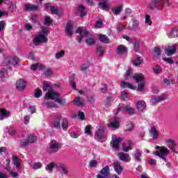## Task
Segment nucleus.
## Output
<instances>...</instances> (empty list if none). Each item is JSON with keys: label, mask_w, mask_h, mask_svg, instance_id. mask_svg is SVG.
Returning a JSON list of instances; mask_svg holds the SVG:
<instances>
[{"label": "nucleus", "mask_w": 178, "mask_h": 178, "mask_svg": "<svg viewBox=\"0 0 178 178\" xmlns=\"http://www.w3.org/2000/svg\"><path fill=\"white\" fill-rule=\"evenodd\" d=\"M43 91H48L44 96V99H53L60 105H62V102H63V99L60 98V95L58 92H56L54 91V89L49 87V85L47 82H44L43 83Z\"/></svg>", "instance_id": "f257e3e1"}, {"label": "nucleus", "mask_w": 178, "mask_h": 178, "mask_svg": "<svg viewBox=\"0 0 178 178\" xmlns=\"http://www.w3.org/2000/svg\"><path fill=\"white\" fill-rule=\"evenodd\" d=\"M41 31H39L36 37L33 39L34 45L38 46L40 44L48 42V34H49V28L41 26Z\"/></svg>", "instance_id": "f03ea898"}, {"label": "nucleus", "mask_w": 178, "mask_h": 178, "mask_svg": "<svg viewBox=\"0 0 178 178\" xmlns=\"http://www.w3.org/2000/svg\"><path fill=\"white\" fill-rule=\"evenodd\" d=\"M163 3H165L167 6H170L172 1L169 0H165V1L162 0H152V2L149 4V8L152 10H154V9L159 10L163 8Z\"/></svg>", "instance_id": "7ed1b4c3"}, {"label": "nucleus", "mask_w": 178, "mask_h": 178, "mask_svg": "<svg viewBox=\"0 0 178 178\" xmlns=\"http://www.w3.org/2000/svg\"><path fill=\"white\" fill-rule=\"evenodd\" d=\"M156 149H157V151L154 152V154L163 159L164 162H166V158L168 157V155H169V149L165 147L159 146H156Z\"/></svg>", "instance_id": "20e7f679"}, {"label": "nucleus", "mask_w": 178, "mask_h": 178, "mask_svg": "<svg viewBox=\"0 0 178 178\" xmlns=\"http://www.w3.org/2000/svg\"><path fill=\"white\" fill-rule=\"evenodd\" d=\"M124 111V112H127V113H129V115H135L136 111H134V108L130 106H125L124 107H120V104L118 105V108L115 111V115H119V112L121 111Z\"/></svg>", "instance_id": "39448f33"}, {"label": "nucleus", "mask_w": 178, "mask_h": 178, "mask_svg": "<svg viewBox=\"0 0 178 178\" xmlns=\"http://www.w3.org/2000/svg\"><path fill=\"white\" fill-rule=\"evenodd\" d=\"M62 147V144L55 140H52L49 144V152L54 153L59 151V148Z\"/></svg>", "instance_id": "423d86ee"}, {"label": "nucleus", "mask_w": 178, "mask_h": 178, "mask_svg": "<svg viewBox=\"0 0 178 178\" xmlns=\"http://www.w3.org/2000/svg\"><path fill=\"white\" fill-rule=\"evenodd\" d=\"M3 63L6 66H15V65H17L19 63V58L17 57H8L4 58Z\"/></svg>", "instance_id": "0eeeda50"}, {"label": "nucleus", "mask_w": 178, "mask_h": 178, "mask_svg": "<svg viewBox=\"0 0 178 178\" xmlns=\"http://www.w3.org/2000/svg\"><path fill=\"white\" fill-rule=\"evenodd\" d=\"M76 33H79V34L81 35V37L78 39V42H81L83 38L88 37V34H90V32H88L87 30H86V28L83 27L79 28L76 31Z\"/></svg>", "instance_id": "6e6552de"}, {"label": "nucleus", "mask_w": 178, "mask_h": 178, "mask_svg": "<svg viewBox=\"0 0 178 178\" xmlns=\"http://www.w3.org/2000/svg\"><path fill=\"white\" fill-rule=\"evenodd\" d=\"M120 118L115 117L113 120L108 124L109 129H119L120 126Z\"/></svg>", "instance_id": "1a4fd4ad"}, {"label": "nucleus", "mask_w": 178, "mask_h": 178, "mask_svg": "<svg viewBox=\"0 0 178 178\" xmlns=\"http://www.w3.org/2000/svg\"><path fill=\"white\" fill-rule=\"evenodd\" d=\"M62 115L60 114L54 116V120L53 122V127H54V129L60 130V120H62Z\"/></svg>", "instance_id": "9d476101"}, {"label": "nucleus", "mask_w": 178, "mask_h": 178, "mask_svg": "<svg viewBox=\"0 0 178 178\" xmlns=\"http://www.w3.org/2000/svg\"><path fill=\"white\" fill-rule=\"evenodd\" d=\"M95 136L97 138H99V140L104 138V137H105V127L100 126L98 130L95 132Z\"/></svg>", "instance_id": "9b49d317"}, {"label": "nucleus", "mask_w": 178, "mask_h": 178, "mask_svg": "<svg viewBox=\"0 0 178 178\" xmlns=\"http://www.w3.org/2000/svg\"><path fill=\"white\" fill-rule=\"evenodd\" d=\"M118 158L120 161H122V162H130V161H131V158L130 157V155L124 152L119 153Z\"/></svg>", "instance_id": "f8f14e48"}, {"label": "nucleus", "mask_w": 178, "mask_h": 178, "mask_svg": "<svg viewBox=\"0 0 178 178\" xmlns=\"http://www.w3.org/2000/svg\"><path fill=\"white\" fill-rule=\"evenodd\" d=\"M56 169H60V170H61V175H67V173H69V170L67 169V167H66V165L63 163H57L56 165Z\"/></svg>", "instance_id": "ddd939ff"}, {"label": "nucleus", "mask_w": 178, "mask_h": 178, "mask_svg": "<svg viewBox=\"0 0 178 178\" xmlns=\"http://www.w3.org/2000/svg\"><path fill=\"white\" fill-rule=\"evenodd\" d=\"M27 86V83L24 79H19L17 81L16 83V88L17 90H19V91H22V90H24L26 88V86Z\"/></svg>", "instance_id": "4468645a"}, {"label": "nucleus", "mask_w": 178, "mask_h": 178, "mask_svg": "<svg viewBox=\"0 0 178 178\" xmlns=\"http://www.w3.org/2000/svg\"><path fill=\"white\" fill-rule=\"evenodd\" d=\"M136 108L139 112H144L145 108H147V104L144 100H139L136 103Z\"/></svg>", "instance_id": "2eb2a0df"}, {"label": "nucleus", "mask_w": 178, "mask_h": 178, "mask_svg": "<svg viewBox=\"0 0 178 178\" xmlns=\"http://www.w3.org/2000/svg\"><path fill=\"white\" fill-rule=\"evenodd\" d=\"M38 10V6L34 4H25L24 10L25 12H32Z\"/></svg>", "instance_id": "dca6fc26"}, {"label": "nucleus", "mask_w": 178, "mask_h": 178, "mask_svg": "<svg viewBox=\"0 0 178 178\" xmlns=\"http://www.w3.org/2000/svg\"><path fill=\"white\" fill-rule=\"evenodd\" d=\"M149 134L152 137L153 140H156L159 137V131L156 129V127H152L149 131Z\"/></svg>", "instance_id": "f3484780"}, {"label": "nucleus", "mask_w": 178, "mask_h": 178, "mask_svg": "<svg viewBox=\"0 0 178 178\" xmlns=\"http://www.w3.org/2000/svg\"><path fill=\"white\" fill-rule=\"evenodd\" d=\"M113 166L114 168V170L118 175H122L123 172V167H122L120 162H114Z\"/></svg>", "instance_id": "a211bd4d"}, {"label": "nucleus", "mask_w": 178, "mask_h": 178, "mask_svg": "<svg viewBox=\"0 0 178 178\" xmlns=\"http://www.w3.org/2000/svg\"><path fill=\"white\" fill-rule=\"evenodd\" d=\"M133 79H134V80L136 81V83H137L138 84L139 83L145 82V80L144 79V74H135L133 76Z\"/></svg>", "instance_id": "6ab92c4d"}, {"label": "nucleus", "mask_w": 178, "mask_h": 178, "mask_svg": "<svg viewBox=\"0 0 178 178\" xmlns=\"http://www.w3.org/2000/svg\"><path fill=\"white\" fill-rule=\"evenodd\" d=\"M177 44H175L172 46V49H165V54L168 55V56H172V55H175L176 54V51H177Z\"/></svg>", "instance_id": "aec40b11"}, {"label": "nucleus", "mask_w": 178, "mask_h": 178, "mask_svg": "<svg viewBox=\"0 0 178 178\" xmlns=\"http://www.w3.org/2000/svg\"><path fill=\"white\" fill-rule=\"evenodd\" d=\"M74 105H76V106H79L80 108H81L86 104V101L84 100V99L77 97L74 100Z\"/></svg>", "instance_id": "412c9836"}, {"label": "nucleus", "mask_w": 178, "mask_h": 178, "mask_svg": "<svg viewBox=\"0 0 178 178\" xmlns=\"http://www.w3.org/2000/svg\"><path fill=\"white\" fill-rule=\"evenodd\" d=\"M13 162L17 170L22 168V160L17 156H13Z\"/></svg>", "instance_id": "4be33fe9"}, {"label": "nucleus", "mask_w": 178, "mask_h": 178, "mask_svg": "<svg viewBox=\"0 0 178 178\" xmlns=\"http://www.w3.org/2000/svg\"><path fill=\"white\" fill-rule=\"evenodd\" d=\"M116 52L118 55H123V54H126L127 52V48H126L124 45H118Z\"/></svg>", "instance_id": "5701e85b"}, {"label": "nucleus", "mask_w": 178, "mask_h": 178, "mask_svg": "<svg viewBox=\"0 0 178 178\" xmlns=\"http://www.w3.org/2000/svg\"><path fill=\"white\" fill-rule=\"evenodd\" d=\"M168 36L169 38H175V37H178V28H172L171 31L168 34Z\"/></svg>", "instance_id": "b1692460"}, {"label": "nucleus", "mask_w": 178, "mask_h": 178, "mask_svg": "<svg viewBox=\"0 0 178 178\" xmlns=\"http://www.w3.org/2000/svg\"><path fill=\"white\" fill-rule=\"evenodd\" d=\"M108 0H103L102 2L99 3V7L103 10H108L109 9V6H108Z\"/></svg>", "instance_id": "393cba45"}, {"label": "nucleus", "mask_w": 178, "mask_h": 178, "mask_svg": "<svg viewBox=\"0 0 178 178\" xmlns=\"http://www.w3.org/2000/svg\"><path fill=\"white\" fill-rule=\"evenodd\" d=\"M122 143V138H118L111 140V144L113 148L116 149H119V144Z\"/></svg>", "instance_id": "a878e982"}, {"label": "nucleus", "mask_w": 178, "mask_h": 178, "mask_svg": "<svg viewBox=\"0 0 178 178\" xmlns=\"http://www.w3.org/2000/svg\"><path fill=\"white\" fill-rule=\"evenodd\" d=\"M61 127L64 131H67V129H69V121H67V118H63L62 119Z\"/></svg>", "instance_id": "bb28decb"}, {"label": "nucleus", "mask_w": 178, "mask_h": 178, "mask_svg": "<svg viewBox=\"0 0 178 178\" xmlns=\"http://www.w3.org/2000/svg\"><path fill=\"white\" fill-rule=\"evenodd\" d=\"M166 99V95H163L161 96H154L152 99V102H162Z\"/></svg>", "instance_id": "cd10ccee"}, {"label": "nucleus", "mask_w": 178, "mask_h": 178, "mask_svg": "<svg viewBox=\"0 0 178 178\" xmlns=\"http://www.w3.org/2000/svg\"><path fill=\"white\" fill-rule=\"evenodd\" d=\"M120 86L122 88H130L131 90H136V87L133 86L130 83H127L123 81H121Z\"/></svg>", "instance_id": "c85d7f7f"}, {"label": "nucleus", "mask_w": 178, "mask_h": 178, "mask_svg": "<svg viewBox=\"0 0 178 178\" xmlns=\"http://www.w3.org/2000/svg\"><path fill=\"white\" fill-rule=\"evenodd\" d=\"M3 116H5V118H9L10 113L8 112L6 110L0 108V120H3Z\"/></svg>", "instance_id": "c756f323"}, {"label": "nucleus", "mask_w": 178, "mask_h": 178, "mask_svg": "<svg viewBox=\"0 0 178 178\" xmlns=\"http://www.w3.org/2000/svg\"><path fill=\"white\" fill-rule=\"evenodd\" d=\"M124 131H133L134 130V124L131 122L127 123L124 127Z\"/></svg>", "instance_id": "7c9ffc66"}, {"label": "nucleus", "mask_w": 178, "mask_h": 178, "mask_svg": "<svg viewBox=\"0 0 178 178\" xmlns=\"http://www.w3.org/2000/svg\"><path fill=\"white\" fill-rule=\"evenodd\" d=\"M72 23H70V22H68L65 27V33L69 36L73 35V32H72Z\"/></svg>", "instance_id": "2f4dec72"}, {"label": "nucleus", "mask_w": 178, "mask_h": 178, "mask_svg": "<svg viewBox=\"0 0 178 178\" xmlns=\"http://www.w3.org/2000/svg\"><path fill=\"white\" fill-rule=\"evenodd\" d=\"M101 175L104 176V177H108L109 176V166L106 165V167L103 168V169L100 171Z\"/></svg>", "instance_id": "473e14b6"}, {"label": "nucleus", "mask_w": 178, "mask_h": 178, "mask_svg": "<svg viewBox=\"0 0 178 178\" xmlns=\"http://www.w3.org/2000/svg\"><path fill=\"white\" fill-rule=\"evenodd\" d=\"M128 147H126V144L123 143L122 144V149L124 152H129L130 149H131V147L133 145V141L129 140L128 141Z\"/></svg>", "instance_id": "72a5a7b5"}, {"label": "nucleus", "mask_w": 178, "mask_h": 178, "mask_svg": "<svg viewBox=\"0 0 178 178\" xmlns=\"http://www.w3.org/2000/svg\"><path fill=\"white\" fill-rule=\"evenodd\" d=\"M26 140L29 141V144H33L37 141V136H35V134H30L26 138Z\"/></svg>", "instance_id": "f704fd0d"}, {"label": "nucleus", "mask_w": 178, "mask_h": 178, "mask_svg": "<svg viewBox=\"0 0 178 178\" xmlns=\"http://www.w3.org/2000/svg\"><path fill=\"white\" fill-rule=\"evenodd\" d=\"M165 142L168 143L172 151L177 153L176 149H175V147H176V143L174 142V140L172 139H168L165 140Z\"/></svg>", "instance_id": "c9c22d12"}, {"label": "nucleus", "mask_w": 178, "mask_h": 178, "mask_svg": "<svg viewBox=\"0 0 178 178\" xmlns=\"http://www.w3.org/2000/svg\"><path fill=\"white\" fill-rule=\"evenodd\" d=\"M45 106L47 109H49V108H59V106H58V104L51 101L46 102Z\"/></svg>", "instance_id": "e433bc0d"}, {"label": "nucleus", "mask_w": 178, "mask_h": 178, "mask_svg": "<svg viewBox=\"0 0 178 178\" xmlns=\"http://www.w3.org/2000/svg\"><path fill=\"white\" fill-rule=\"evenodd\" d=\"M132 63L134 66H140L143 63V58L136 57L133 61Z\"/></svg>", "instance_id": "4c0bfd02"}, {"label": "nucleus", "mask_w": 178, "mask_h": 178, "mask_svg": "<svg viewBox=\"0 0 178 178\" xmlns=\"http://www.w3.org/2000/svg\"><path fill=\"white\" fill-rule=\"evenodd\" d=\"M53 21L49 16H44V26H51L52 24Z\"/></svg>", "instance_id": "58836bf2"}, {"label": "nucleus", "mask_w": 178, "mask_h": 178, "mask_svg": "<svg viewBox=\"0 0 178 178\" xmlns=\"http://www.w3.org/2000/svg\"><path fill=\"white\" fill-rule=\"evenodd\" d=\"M99 41L104 44H109V38L106 35H99Z\"/></svg>", "instance_id": "ea45409f"}, {"label": "nucleus", "mask_w": 178, "mask_h": 178, "mask_svg": "<svg viewBox=\"0 0 178 178\" xmlns=\"http://www.w3.org/2000/svg\"><path fill=\"white\" fill-rule=\"evenodd\" d=\"M95 37L93 36L88 38L86 40V44H88V45H94V44H95Z\"/></svg>", "instance_id": "a19ab883"}, {"label": "nucleus", "mask_w": 178, "mask_h": 178, "mask_svg": "<svg viewBox=\"0 0 178 178\" xmlns=\"http://www.w3.org/2000/svg\"><path fill=\"white\" fill-rule=\"evenodd\" d=\"M138 26H140V22L136 19H132V26L131 27V30H137Z\"/></svg>", "instance_id": "79ce46f5"}, {"label": "nucleus", "mask_w": 178, "mask_h": 178, "mask_svg": "<svg viewBox=\"0 0 178 178\" xmlns=\"http://www.w3.org/2000/svg\"><path fill=\"white\" fill-rule=\"evenodd\" d=\"M56 166V164L54 163H50L49 164H47L45 169L47 170V172H50V173H52V170H54V168Z\"/></svg>", "instance_id": "37998d69"}, {"label": "nucleus", "mask_w": 178, "mask_h": 178, "mask_svg": "<svg viewBox=\"0 0 178 178\" xmlns=\"http://www.w3.org/2000/svg\"><path fill=\"white\" fill-rule=\"evenodd\" d=\"M79 10L81 12V17H84L87 13L86 12V7L82 5L79 6Z\"/></svg>", "instance_id": "c03bdc74"}, {"label": "nucleus", "mask_w": 178, "mask_h": 178, "mask_svg": "<svg viewBox=\"0 0 178 178\" xmlns=\"http://www.w3.org/2000/svg\"><path fill=\"white\" fill-rule=\"evenodd\" d=\"M97 52L99 54V56H104L105 52V47L102 46H99L97 49Z\"/></svg>", "instance_id": "a18cd8bd"}, {"label": "nucleus", "mask_w": 178, "mask_h": 178, "mask_svg": "<svg viewBox=\"0 0 178 178\" xmlns=\"http://www.w3.org/2000/svg\"><path fill=\"white\" fill-rule=\"evenodd\" d=\"M112 12L115 15H120V12H122V7L120 6L114 7L112 8Z\"/></svg>", "instance_id": "49530a36"}, {"label": "nucleus", "mask_w": 178, "mask_h": 178, "mask_svg": "<svg viewBox=\"0 0 178 178\" xmlns=\"http://www.w3.org/2000/svg\"><path fill=\"white\" fill-rule=\"evenodd\" d=\"M135 161L140 162L141 161V151L138 150L134 154Z\"/></svg>", "instance_id": "de8ad7c7"}, {"label": "nucleus", "mask_w": 178, "mask_h": 178, "mask_svg": "<svg viewBox=\"0 0 178 178\" xmlns=\"http://www.w3.org/2000/svg\"><path fill=\"white\" fill-rule=\"evenodd\" d=\"M131 74H133V72L131 71V69H129V70L126 72V73H125V74H124V76L125 80H129V79H131V76H130Z\"/></svg>", "instance_id": "09e8293b"}, {"label": "nucleus", "mask_w": 178, "mask_h": 178, "mask_svg": "<svg viewBox=\"0 0 178 178\" xmlns=\"http://www.w3.org/2000/svg\"><path fill=\"white\" fill-rule=\"evenodd\" d=\"M16 9V5L10 3L8 6V13H13V12H15Z\"/></svg>", "instance_id": "8fccbe9b"}, {"label": "nucleus", "mask_w": 178, "mask_h": 178, "mask_svg": "<svg viewBox=\"0 0 178 178\" xmlns=\"http://www.w3.org/2000/svg\"><path fill=\"white\" fill-rule=\"evenodd\" d=\"M41 95H42V90H41V89L40 88H36L35 90V98H40V97H41Z\"/></svg>", "instance_id": "3c124183"}, {"label": "nucleus", "mask_w": 178, "mask_h": 178, "mask_svg": "<svg viewBox=\"0 0 178 178\" xmlns=\"http://www.w3.org/2000/svg\"><path fill=\"white\" fill-rule=\"evenodd\" d=\"M153 72H154V73H155V74H159V73H161V72H162V68H161V67H159L158 65H156L153 68Z\"/></svg>", "instance_id": "603ef678"}, {"label": "nucleus", "mask_w": 178, "mask_h": 178, "mask_svg": "<svg viewBox=\"0 0 178 178\" xmlns=\"http://www.w3.org/2000/svg\"><path fill=\"white\" fill-rule=\"evenodd\" d=\"M74 77H76V74L72 75V79H70V85L72 86L74 90H76V82L74 80Z\"/></svg>", "instance_id": "864d4df0"}, {"label": "nucleus", "mask_w": 178, "mask_h": 178, "mask_svg": "<svg viewBox=\"0 0 178 178\" xmlns=\"http://www.w3.org/2000/svg\"><path fill=\"white\" fill-rule=\"evenodd\" d=\"M145 87V82H140L138 86V91H144Z\"/></svg>", "instance_id": "5fc2aeb1"}, {"label": "nucleus", "mask_w": 178, "mask_h": 178, "mask_svg": "<svg viewBox=\"0 0 178 178\" xmlns=\"http://www.w3.org/2000/svg\"><path fill=\"white\" fill-rule=\"evenodd\" d=\"M63 56H65V51H58L56 54V59H60Z\"/></svg>", "instance_id": "6e6d98bb"}, {"label": "nucleus", "mask_w": 178, "mask_h": 178, "mask_svg": "<svg viewBox=\"0 0 178 178\" xmlns=\"http://www.w3.org/2000/svg\"><path fill=\"white\" fill-rule=\"evenodd\" d=\"M155 56H161V48L156 47L154 49Z\"/></svg>", "instance_id": "4d7b16f0"}, {"label": "nucleus", "mask_w": 178, "mask_h": 178, "mask_svg": "<svg viewBox=\"0 0 178 178\" xmlns=\"http://www.w3.org/2000/svg\"><path fill=\"white\" fill-rule=\"evenodd\" d=\"M50 10L53 15H58L59 10L55 6H51Z\"/></svg>", "instance_id": "13d9d810"}, {"label": "nucleus", "mask_w": 178, "mask_h": 178, "mask_svg": "<svg viewBox=\"0 0 178 178\" xmlns=\"http://www.w3.org/2000/svg\"><path fill=\"white\" fill-rule=\"evenodd\" d=\"M6 167H5V169L6 170H8V172H10V160H9V159H6Z\"/></svg>", "instance_id": "bf43d9fd"}, {"label": "nucleus", "mask_w": 178, "mask_h": 178, "mask_svg": "<svg viewBox=\"0 0 178 178\" xmlns=\"http://www.w3.org/2000/svg\"><path fill=\"white\" fill-rule=\"evenodd\" d=\"M54 72H52V70H51L50 68L47 69L44 72V74L45 76H47V77L52 76Z\"/></svg>", "instance_id": "052dcab7"}, {"label": "nucleus", "mask_w": 178, "mask_h": 178, "mask_svg": "<svg viewBox=\"0 0 178 178\" xmlns=\"http://www.w3.org/2000/svg\"><path fill=\"white\" fill-rule=\"evenodd\" d=\"M19 144L21 147H27L30 144V142L26 139V140H20Z\"/></svg>", "instance_id": "680f3d73"}, {"label": "nucleus", "mask_w": 178, "mask_h": 178, "mask_svg": "<svg viewBox=\"0 0 178 178\" xmlns=\"http://www.w3.org/2000/svg\"><path fill=\"white\" fill-rule=\"evenodd\" d=\"M41 168H42V164L40 162L35 163L33 166V168L35 170L41 169Z\"/></svg>", "instance_id": "e2e57ef3"}, {"label": "nucleus", "mask_w": 178, "mask_h": 178, "mask_svg": "<svg viewBox=\"0 0 178 178\" xmlns=\"http://www.w3.org/2000/svg\"><path fill=\"white\" fill-rule=\"evenodd\" d=\"M85 133L86 134H88V135H91L92 134V132H91V125H88L85 128Z\"/></svg>", "instance_id": "0e129e2a"}, {"label": "nucleus", "mask_w": 178, "mask_h": 178, "mask_svg": "<svg viewBox=\"0 0 178 178\" xmlns=\"http://www.w3.org/2000/svg\"><path fill=\"white\" fill-rule=\"evenodd\" d=\"M97 165V160H92L90 161L89 166L90 168H96Z\"/></svg>", "instance_id": "69168bd1"}, {"label": "nucleus", "mask_w": 178, "mask_h": 178, "mask_svg": "<svg viewBox=\"0 0 178 178\" xmlns=\"http://www.w3.org/2000/svg\"><path fill=\"white\" fill-rule=\"evenodd\" d=\"M78 117L79 118L80 120H84L86 119V115H84V113L81 111L78 113Z\"/></svg>", "instance_id": "338daca9"}, {"label": "nucleus", "mask_w": 178, "mask_h": 178, "mask_svg": "<svg viewBox=\"0 0 178 178\" xmlns=\"http://www.w3.org/2000/svg\"><path fill=\"white\" fill-rule=\"evenodd\" d=\"M70 137H72V138H78L80 134H79V132H72L70 134Z\"/></svg>", "instance_id": "774afa93"}]
</instances>
